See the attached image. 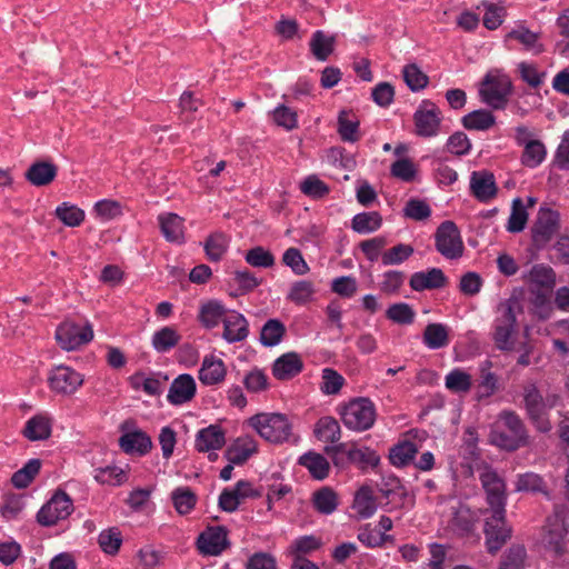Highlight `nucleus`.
Segmentation results:
<instances>
[{
  "mask_svg": "<svg viewBox=\"0 0 569 569\" xmlns=\"http://www.w3.org/2000/svg\"><path fill=\"white\" fill-rule=\"evenodd\" d=\"M492 445L515 451L529 445L528 430L518 413L511 410H503L498 416V421L490 432Z\"/></svg>",
  "mask_w": 569,
  "mask_h": 569,
  "instance_id": "obj_1",
  "label": "nucleus"
},
{
  "mask_svg": "<svg viewBox=\"0 0 569 569\" xmlns=\"http://www.w3.org/2000/svg\"><path fill=\"white\" fill-rule=\"evenodd\" d=\"M518 312H521V306L517 298H509L497 307L492 338L496 347L501 351L515 349Z\"/></svg>",
  "mask_w": 569,
  "mask_h": 569,
  "instance_id": "obj_2",
  "label": "nucleus"
},
{
  "mask_svg": "<svg viewBox=\"0 0 569 569\" xmlns=\"http://www.w3.org/2000/svg\"><path fill=\"white\" fill-rule=\"evenodd\" d=\"M510 77L502 69H491L483 77L479 96L483 103L495 110H503L512 94Z\"/></svg>",
  "mask_w": 569,
  "mask_h": 569,
  "instance_id": "obj_3",
  "label": "nucleus"
},
{
  "mask_svg": "<svg viewBox=\"0 0 569 569\" xmlns=\"http://www.w3.org/2000/svg\"><path fill=\"white\" fill-rule=\"evenodd\" d=\"M340 415L348 429L365 431L370 429L376 421V407L368 398H357L346 405Z\"/></svg>",
  "mask_w": 569,
  "mask_h": 569,
  "instance_id": "obj_4",
  "label": "nucleus"
},
{
  "mask_svg": "<svg viewBox=\"0 0 569 569\" xmlns=\"http://www.w3.org/2000/svg\"><path fill=\"white\" fill-rule=\"evenodd\" d=\"M250 425L267 441L281 443L291 435V425L281 413H258L250 418Z\"/></svg>",
  "mask_w": 569,
  "mask_h": 569,
  "instance_id": "obj_5",
  "label": "nucleus"
},
{
  "mask_svg": "<svg viewBox=\"0 0 569 569\" xmlns=\"http://www.w3.org/2000/svg\"><path fill=\"white\" fill-rule=\"evenodd\" d=\"M523 407L527 418L540 433H548L552 429L549 413L546 411L543 396L536 383H527L522 390Z\"/></svg>",
  "mask_w": 569,
  "mask_h": 569,
  "instance_id": "obj_6",
  "label": "nucleus"
},
{
  "mask_svg": "<svg viewBox=\"0 0 569 569\" xmlns=\"http://www.w3.org/2000/svg\"><path fill=\"white\" fill-rule=\"evenodd\" d=\"M437 251L449 260H455L463 254V242L456 223L446 220L439 224L435 233Z\"/></svg>",
  "mask_w": 569,
  "mask_h": 569,
  "instance_id": "obj_7",
  "label": "nucleus"
},
{
  "mask_svg": "<svg viewBox=\"0 0 569 569\" xmlns=\"http://www.w3.org/2000/svg\"><path fill=\"white\" fill-rule=\"evenodd\" d=\"M506 509H491V516L487 517L485 523V536L487 550L490 553H496L511 536L510 528L506 525Z\"/></svg>",
  "mask_w": 569,
  "mask_h": 569,
  "instance_id": "obj_8",
  "label": "nucleus"
},
{
  "mask_svg": "<svg viewBox=\"0 0 569 569\" xmlns=\"http://www.w3.org/2000/svg\"><path fill=\"white\" fill-rule=\"evenodd\" d=\"M72 511L73 502L71 498L64 491L58 490L38 511L37 521L41 526L50 527L68 518Z\"/></svg>",
  "mask_w": 569,
  "mask_h": 569,
  "instance_id": "obj_9",
  "label": "nucleus"
},
{
  "mask_svg": "<svg viewBox=\"0 0 569 569\" xmlns=\"http://www.w3.org/2000/svg\"><path fill=\"white\" fill-rule=\"evenodd\" d=\"M93 338V330L89 323L79 325L73 321L62 322L56 331V339L60 347L71 351L90 342Z\"/></svg>",
  "mask_w": 569,
  "mask_h": 569,
  "instance_id": "obj_10",
  "label": "nucleus"
},
{
  "mask_svg": "<svg viewBox=\"0 0 569 569\" xmlns=\"http://www.w3.org/2000/svg\"><path fill=\"white\" fill-rule=\"evenodd\" d=\"M83 376L69 366L54 367L49 376L48 383L50 389L61 396H71L83 385Z\"/></svg>",
  "mask_w": 569,
  "mask_h": 569,
  "instance_id": "obj_11",
  "label": "nucleus"
},
{
  "mask_svg": "<svg viewBox=\"0 0 569 569\" xmlns=\"http://www.w3.org/2000/svg\"><path fill=\"white\" fill-rule=\"evenodd\" d=\"M479 480L487 495V502L491 509L505 508L506 483L503 479L490 466L479 468Z\"/></svg>",
  "mask_w": 569,
  "mask_h": 569,
  "instance_id": "obj_12",
  "label": "nucleus"
},
{
  "mask_svg": "<svg viewBox=\"0 0 569 569\" xmlns=\"http://www.w3.org/2000/svg\"><path fill=\"white\" fill-rule=\"evenodd\" d=\"M559 212L550 208L541 207L533 222L531 232L532 241L537 247L546 246L559 230Z\"/></svg>",
  "mask_w": 569,
  "mask_h": 569,
  "instance_id": "obj_13",
  "label": "nucleus"
},
{
  "mask_svg": "<svg viewBox=\"0 0 569 569\" xmlns=\"http://www.w3.org/2000/svg\"><path fill=\"white\" fill-rule=\"evenodd\" d=\"M416 131L421 137H433L439 132L441 117L439 108L429 100H423L413 114Z\"/></svg>",
  "mask_w": 569,
  "mask_h": 569,
  "instance_id": "obj_14",
  "label": "nucleus"
},
{
  "mask_svg": "<svg viewBox=\"0 0 569 569\" xmlns=\"http://www.w3.org/2000/svg\"><path fill=\"white\" fill-rule=\"evenodd\" d=\"M478 521V515L459 501L450 507L448 528L459 537L470 536Z\"/></svg>",
  "mask_w": 569,
  "mask_h": 569,
  "instance_id": "obj_15",
  "label": "nucleus"
},
{
  "mask_svg": "<svg viewBox=\"0 0 569 569\" xmlns=\"http://www.w3.org/2000/svg\"><path fill=\"white\" fill-rule=\"evenodd\" d=\"M199 551L206 556H219L230 547L228 531L222 526L209 527L197 540Z\"/></svg>",
  "mask_w": 569,
  "mask_h": 569,
  "instance_id": "obj_16",
  "label": "nucleus"
},
{
  "mask_svg": "<svg viewBox=\"0 0 569 569\" xmlns=\"http://www.w3.org/2000/svg\"><path fill=\"white\" fill-rule=\"evenodd\" d=\"M470 192L480 202H488L496 198L498 187L495 174L488 170H479L471 172Z\"/></svg>",
  "mask_w": 569,
  "mask_h": 569,
  "instance_id": "obj_17",
  "label": "nucleus"
},
{
  "mask_svg": "<svg viewBox=\"0 0 569 569\" xmlns=\"http://www.w3.org/2000/svg\"><path fill=\"white\" fill-rule=\"evenodd\" d=\"M222 338L229 343L241 342L249 336V322L246 317L236 311L229 310L223 318Z\"/></svg>",
  "mask_w": 569,
  "mask_h": 569,
  "instance_id": "obj_18",
  "label": "nucleus"
},
{
  "mask_svg": "<svg viewBox=\"0 0 569 569\" xmlns=\"http://www.w3.org/2000/svg\"><path fill=\"white\" fill-rule=\"evenodd\" d=\"M196 391L197 386L193 377L189 373H182L173 379L167 399L173 406L183 405L193 399Z\"/></svg>",
  "mask_w": 569,
  "mask_h": 569,
  "instance_id": "obj_19",
  "label": "nucleus"
},
{
  "mask_svg": "<svg viewBox=\"0 0 569 569\" xmlns=\"http://www.w3.org/2000/svg\"><path fill=\"white\" fill-rule=\"evenodd\" d=\"M160 231L168 242L181 244L184 242V219L173 212L158 216Z\"/></svg>",
  "mask_w": 569,
  "mask_h": 569,
  "instance_id": "obj_20",
  "label": "nucleus"
},
{
  "mask_svg": "<svg viewBox=\"0 0 569 569\" xmlns=\"http://www.w3.org/2000/svg\"><path fill=\"white\" fill-rule=\"evenodd\" d=\"M448 279L443 271L439 268H431L427 271L415 272L409 281V284L415 291H425L443 288Z\"/></svg>",
  "mask_w": 569,
  "mask_h": 569,
  "instance_id": "obj_21",
  "label": "nucleus"
},
{
  "mask_svg": "<svg viewBox=\"0 0 569 569\" xmlns=\"http://www.w3.org/2000/svg\"><path fill=\"white\" fill-rule=\"evenodd\" d=\"M227 375L224 362L213 355L203 358L199 369V380L204 386H216L221 383Z\"/></svg>",
  "mask_w": 569,
  "mask_h": 569,
  "instance_id": "obj_22",
  "label": "nucleus"
},
{
  "mask_svg": "<svg viewBox=\"0 0 569 569\" xmlns=\"http://www.w3.org/2000/svg\"><path fill=\"white\" fill-rule=\"evenodd\" d=\"M303 362L296 352H287L277 358L272 365V375L278 380H289L299 375Z\"/></svg>",
  "mask_w": 569,
  "mask_h": 569,
  "instance_id": "obj_23",
  "label": "nucleus"
},
{
  "mask_svg": "<svg viewBox=\"0 0 569 569\" xmlns=\"http://www.w3.org/2000/svg\"><path fill=\"white\" fill-rule=\"evenodd\" d=\"M523 279L529 284L530 292L551 291L556 282V274L551 267L536 264L528 274L523 276Z\"/></svg>",
  "mask_w": 569,
  "mask_h": 569,
  "instance_id": "obj_24",
  "label": "nucleus"
},
{
  "mask_svg": "<svg viewBox=\"0 0 569 569\" xmlns=\"http://www.w3.org/2000/svg\"><path fill=\"white\" fill-rule=\"evenodd\" d=\"M58 167L50 161H36L26 171V179L36 187L50 184L57 177Z\"/></svg>",
  "mask_w": 569,
  "mask_h": 569,
  "instance_id": "obj_25",
  "label": "nucleus"
},
{
  "mask_svg": "<svg viewBox=\"0 0 569 569\" xmlns=\"http://www.w3.org/2000/svg\"><path fill=\"white\" fill-rule=\"evenodd\" d=\"M119 446L126 453L147 455L152 448L151 438L142 430L126 432L119 438Z\"/></svg>",
  "mask_w": 569,
  "mask_h": 569,
  "instance_id": "obj_26",
  "label": "nucleus"
},
{
  "mask_svg": "<svg viewBox=\"0 0 569 569\" xmlns=\"http://www.w3.org/2000/svg\"><path fill=\"white\" fill-rule=\"evenodd\" d=\"M226 442L224 432L219 426L211 425L198 431L196 449L200 452L220 449Z\"/></svg>",
  "mask_w": 569,
  "mask_h": 569,
  "instance_id": "obj_27",
  "label": "nucleus"
},
{
  "mask_svg": "<svg viewBox=\"0 0 569 569\" xmlns=\"http://www.w3.org/2000/svg\"><path fill=\"white\" fill-rule=\"evenodd\" d=\"M516 491L530 492L532 495L541 493L547 499H551V495L545 479L540 475L532 471L517 476Z\"/></svg>",
  "mask_w": 569,
  "mask_h": 569,
  "instance_id": "obj_28",
  "label": "nucleus"
},
{
  "mask_svg": "<svg viewBox=\"0 0 569 569\" xmlns=\"http://www.w3.org/2000/svg\"><path fill=\"white\" fill-rule=\"evenodd\" d=\"M360 121L352 111L341 110L338 114L337 131L345 142L355 143L360 140Z\"/></svg>",
  "mask_w": 569,
  "mask_h": 569,
  "instance_id": "obj_29",
  "label": "nucleus"
},
{
  "mask_svg": "<svg viewBox=\"0 0 569 569\" xmlns=\"http://www.w3.org/2000/svg\"><path fill=\"white\" fill-rule=\"evenodd\" d=\"M336 36L317 30L312 33L309 47L313 57L319 61H326L335 50Z\"/></svg>",
  "mask_w": 569,
  "mask_h": 569,
  "instance_id": "obj_30",
  "label": "nucleus"
},
{
  "mask_svg": "<svg viewBox=\"0 0 569 569\" xmlns=\"http://www.w3.org/2000/svg\"><path fill=\"white\" fill-rule=\"evenodd\" d=\"M229 310L217 300H210L200 307L198 319L206 329H213L223 321Z\"/></svg>",
  "mask_w": 569,
  "mask_h": 569,
  "instance_id": "obj_31",
  "label": "nucleus"
},
{
  "mask_svg": "<svg viewBox=\"0 0 569 569\" xmlns=\"http://www.w3.org/2000/svg\"><path fill=\"white\" fill-rule=\"evenodd\" d=\"M22 435L30 441L46 440L51 436V421L47 416L37 415L30 418Z\"/></svg>",
  "mask_w": 569,
  "mask_h": 569,
  "instance_id": "obj_32",
  "label": "nucleus"
},
{
  "mask_svg": "<svg viewBox=\"0 0 569 569\" xmlns=\"http://www.w3.org/2000/svg\"><path fill=\"white\" fill-rule=\"evenodd\" d=\"M492 362L485 360L479 365V380L477 385L478 398H488L498 390V376L491 371Z\"/></svg>",
  "mask_w": 569,
  "mask_h": 569,
  "instance_id": "obj_33",
  "label": "nucleus"
},
{
  "mask_svg": "<svg viewBox=\"0 0 569 569\" xmlns=\"http://www.w3.org/2000/svg\"><path fill=\"white\" fill-rule=\"evenodd\" d=\"M298 462L300 466L307 468L312 478L317 480H323L329 475L330 465L320 453L307 452L299 458Z\"/></svg>",
  "mask_w": 569,
  "mask_h": 569,
  "instance_id": "obj_34",
  "label": "nucleus"
},
{
  "mask_svg": "<svg viewBox=\"0 0 569 569\" xmlns=\"http://www.w3.org/2000/svg\"><path fill=\"white\" fill-rule=\"evenodd\" d=\"M180 340L181 336L178 330L166 326L153 333L151 345L157 352L164 353L177 347Z\"/></svg>",
  "mask_w": 569,
  "mask_h": 569,
  "instance_id": "obj_35",
  "label": "nucleus"
},
{
  "mask_svg": "<svg viewBox=\"0 0 569 569\" xmlns=\"http://www.w3.org/2000/svg\"><path fill=\"white\" fill-rule=\"evenodd\" d=\"M338 505V495L330 487H322L312 495V506L321 515H331Z\"/></svg>",
  "mask_w": 569,
  "mask_h": 569,
  "instance_id": "obj_36",
  "label": "nucleus"
},
{
  "mask_svg": "<svg viewBox=\"0 0 569 569\" xmlns=\"http://www.w3.org/2000/svg\"><path fill=\"white\" fill-rule=\"evenodd\" d=\"M422 340L429 349H441L449 343L448 329L442 323H429L425 328Z\"/></svg>",
  "mask_w": 569,
  "mask_h": 569,
  "instance_id": "obj_37",
  "label": "nucleus"
},
{
  "mask_svg": "<svg viewBox=\"0 0 569 569\" xmlns=\"http://www.w3.org/2000/svg\"><path fill=\"white\" fill-rule=\"evenodd\" d=\"M323 546V541L321 537L316 535H306L296 538L290 547L289 553L293 557H306L317 550H319Z\"/></svg>",
  "mask_w": 569,
  "mask_h": 569,
  "instance_id": "obj_38",
  "label": "nucleus"
},
{
  "mask_svg": "<svg viewBox=\"0 0 569 569\" xmlns=\"http://www.w3.org/2000/svg\"><path fill=\"white\" fill-rule=\"evenodd\" d=\"M352 508L359 515L360 518H370L377 510L376 498L372 495V490L369 487H361L353 499Z\"/></svg>",
  "mask_w": 569,
  "mask_h": 569,
  "instance_id": "obj_39",
  "label": "nucleus"
},
{
  "mask_svg": "<svg viewBox=\"0 0 569 569\" xmlns=\"http://www.w3.org/2000/svg\"><path fill=\"white\" fill-rule=\"evenodd\" d=\"M286 331V326L279 319H269L261 328L260 342L264 347H274L282 341Z\"/></svg>",
  "mask_w": 569,
  "mask_h": 569,
  "instance_id": "obj_40",
  "label": "nucleus"
},
{
  "mask_svg": "<svg viewBox=\"0 0 569 569\" xmlns=\"http://www.w3.org/2000/svg\"><path fill=\"white\" fill-rule=\"evenodd\" d=\"M461 121L467 130L485 131L496 123V117L489 110L479 109L466 114Z\"/></svg>",
  "mask_w": 569,
  "mask_h": 569,
  "instance_id": "obj_41",
  "label": "nucleus"
},
{
  "mask_svg": "<svg viewBox=\"0 0 569 569\" xmlns=\"http://www.w3.org/2000/svg\"><path fill=\"white\" fill-rule=\"evenodd\" d=\"M348 459L350 463L358 466L360 469L375 468L380 462V457L375 450L368 447L358 448L356 445L350 446Z\"/></svg>",
  "mask_w": 569,
  "mask_h": 569,
  "instance_id": "obj_42",
  "label": "nucleus"
},
{
  "mask_svg": "<svg viewBox=\"0 0 569 569\" xmlns=\"http://www.w3.org/2000/svg\"><path fill=\"white\" fill-rule=\"evenodd\" d=\"M315 433L319 440L335 443L341 437L340 425L332 417H322L316 423Z\"/></svg>",
  "mask_w": 569,
  "mask_h": 569,
  "instance_id": "obj_43",
  "label": "nucleus"
},
{
  "mask_svg": "<svg viewBox=\"0 0 569 569\" xmlns=\"http://www.w3.org/2000/svg\"><path fill=\"white\" fill-rule=\"evenodd\" d=\"M316 288L310 280H298L295 281L287 295V299L295 305L303 306L313 299Z\"/></svg>",
  "mask_w": 569,
  "mask_h": 569,
  "instance_id": "obj_44",
  "label": "nucleus"
},
{
  "mask_svg": "<svg viewBox=\"0 0 569 569\" xmlns=\"http://www.w3.org/2000/svg\"><path fill=\"white\" fill-rule=\"evenodd\" d=\"M382 218L377 211L361 212L352 218V229L361 234L375 232L381 227Z\"/></svg>",
  "mask_w": 569,
  "mask_h": 569,
  "instance_id": "obj_45",
  "label": "nucleus"
},
{
  "mask_svg": "<svg viewBox=\"0 0 569 569\" xmlns=\"http://www.w3.org/2000/svg\"><path fill=\"white\" fill-rule=\"evenodd\" d=\"M229 247V238L223 232L211 233L204 242V251L210 261H220Z\"/></svg>",
  "mask_w": 569,
  "mask_h": 569,
  "instance_id": "obj_46",
  "label": "nucleus"
},
{
  "mask_svg": "<svg viewBox=\"0 0 569 569\" xmlns=\"http://www.w3.org/2000/svg\"><path fill=\"white\" fill-rule=\"evenodd\" d=\"M507 38L519 41L525 47L526 50L532 51L536 54L541 53L543 51V46L539 43V34L532 32L526 27L520 26L516 29H512L507 34Z\"/></svg>",
  "mask_w": 569,
  "mask_h": 569,
  "instance_id": "obj_47",
  "label": "nucleus"
},
{
  "mask_svg": "<svg viewBox=\"0 0 569 569\" xmlns=\"http://www.w3.org/2000/svg\"><path fill=\"white\" fill-rule=\"evenodd\" d=\"M100 549L109 556H116L122 545V535L119 528L111 527L102 530L98 536Z\"/></svg>",
  "mask_w": 569,
  "mask_h": 569,
  "instance_id": "obj_48",
  "label": "nucleus"
},
{
  "mask_svg": "<svg viewBox=\"0 0 569 569\" xmlns=\"http://www.w3.org/2000/svg\"><path fill=\"white\" fill-rule=\"evenodd\" d=\"M547 150L540 140H533L523 146L521 163L528 168L538 167L546 158Z\"/></svg>",
  "mask_w": 569,
  "mask_h": 569,
  "instance_id": "obj_49",
  "label": "nucleus"
},
{
  "mask_svg": "<svg viewBox=\"0 0 569 569\" xmlns=\"http://www.w3.org/2000/svg\"><path fill=\"white\" fill-rule=\"evenodd\" d=\"M173 506L178 513H189L197 503V496L189 487L176 488L171 493Z\"/></svg>",
  "mask_w": 569,
  "mask_h": 569,
  "instance_id": "obj_50",
  "label": "nucleus"
},
{
  "mask_svg": "<svg viewBox=\"0 0 569 569\" xmlns=\"http://www.w3.org/2000/svg\"><path fill=\"white\" fill-rule=\"evenodd\" d=\"M418 452L417 446L411 441L398 443L390 450V462L396 467H403L409 463Z\"/></svg>",
  "mask_w": 569,
  "mask_h": 569,
  "instance_id": "obj_51",
  "label": "nucleus"
},
{
  "mask_svg": "<svg viewBox=\"0 0 569 569\" xmlns=\"http://www.w3.org/2000/svg\"><path fill=\"white\" fill-rule=\"evenodd\" d=\"M528 221V212L520 198L512 201L511 213L508 219L507 230L512 233L522 231Z\"/></svg>",
  "mask_w": 569,
  "mask_h": 569,
  "instance_id": "obj_52",
  "label": "nucleus"
},
{
  "mask_svg": "<svg viewBox=\"0 0 569 569\" xmlns=\"http://www.w3.org/2000/svg\"><path fill=\"white\" fill-rule=\"evenodd\" d=\"M402 76L411 91H420L425 89L429 82L428 76L416 63L405 66Z\"/></svg>",
  "mask_w": 569,
  "mask_h": 569,
  "instance_id": "obj_53",
  "label": "nucleus"
},
{
  "mask_svg": "<svg viewBox=\"0 0 569 569\" xmlns=\"http://www.w3.org/2000/svg\"><path fill=\"white\" fill-rule=\"evenodd\" d=\"M56 216L68 227H78L84 220V211L74 204L63 202L56 209Z\"/></svg>",
  "mask_w": 569,
  "mask_h": 569,
  "instance_id": "obj_54",
  "label": "nucleus"
},
{
  "mask_svg": "<svg viewBox=\"0 0 569 569\" xmlns=\"http://www.w3.org/2000/svg\"><path fill=\"white\" fill-rule=\"evenodd\" d=\"M471 386V376L461 369H453L446 376V388L452 392L467 393L470 391Z\"/></svg>",
  "mask_w": 569,
  "mask_h": 569,
  "instance_id": "obj_55",
  "label": "nucleus"
},
{
  "mask_svg": "<svg viewBox=\"0 0 569 569\" xmlns=\"http://www.w3.org/2000/svg\"><path fill=\"white\" fill-rule=\"evenodd\" d=\"M415 252V249L410 244L398 243L395 247L386 250L381 254V261L383 266L400 264L408 260Z\"/></svg>",
  "mask_w": 569,
  "mask_h": 569,
  "instance_id": "obj_56",
  "label": "nucleus"
},
{
  "mask_svg": "<svg viewBox=\"0 0 569 569\" xmlns=\"http://www.w3.org/2000/svg\"><path fill=\"white\" fill-rule=\"evenodd\" d=\"M94 479L102 485L120 486L127 480V475L119 467L107 466L94 470Z\"/></svg>",
  "mask_w": 569,
  "mask_h": 569,
  "instance_id": "obj_57",
  "label": "nucleus"
},
{
  "mask_svg": "<svg viewBox=\"0 0 569 569\" xmlns=\"http://www.w3.org/2000/svg\"><path fill=\"white\" fill-rule=\"evenodd\" d=\"M386 316L398 325H411L415 321L416 312L408 303L398 302L388 308Z\"/></svg>",
  "mask_w": 569,
  "mask_h": 569,
  "instance_id": "obj_58",
  "label": "nucleus"
},
{
  "mask_svg": "<svg viewBox=\"0 0 569 569\" xmlns=\"http://www.w3.org/2000/svg\"><path fill=\"white\" fill-rule=\"evenodd\" d=\"M244 260L254 268H271L274 264L273 254L261 246L248 250Z\"/></svg>",
  "mask_w": 569,
  "mask_h": 569,
  "instance_id": "obj_59",
  "label": "nucleus"
},
{
  "mask_svg": "<svg viewBox=\"0 0 569 569\" xmlns=\"http://www.w3.org/2000/svg\"><path fill=\"white\" fill-rule=\"evenodd\" d=\"M527 552L522 546H512L502 556L499 569H523Z\"/></svg>",
  "mask_w": 569,
  "mask_h": 569,
  "instance_id": "obj_60",
  "label": "nucleus"
},
{
  "mask_svg": "<svg viewBox=\"0 0 569 569\" xmlns=\"http://www.w3.org/2000/svg\"><path fill=\"white\" fill-rule=\"evenodd\" d=\"M282 262L298 276H303L310 270L308 263L301 254V251L293 247L284 251L282 256Z\"/></svg>",
  "mask_w": 569,
  "mask_h": 569,
  "instance_id": "obj_61",
  "label": "nucleus"
},
{
  "mask_svg": "<svg viewBox=\"0 0 569 569\" xmlns=\"http://www.w3.org/2000/svg\"><path fill=\"white\" fill-rule=\"evenodd\" d=\"M345 383V378L331 368L322 370V382L320 390L325 395H337Z\"/></svg>",
  "mask_w": 569,
  "mask_h": 569,
  "instance_id": "obj_62",
  "label": "nucleus"
},
{
  "mask_svg": "<svg viewBox=\"0 0 569 569\" xmlns=\"http://www.w3.org/2000/svg\"><path fill=\"white\" fill-rule=\"evenodd\" d=\"M132 387L138 389L139 387L149 396H159L162 392L163 381L157 377L144 378L143 373H136L131 377Z\"/></svg>",
  "mask_w": 569,
  "mask_h": 569,
  "instance_id": "obj_63",
  "label": "nucleus"
},
{
  "mask_svg": "<svg viewBox=\"0 0 569 569\" xmlns=\"http://www.w3.org/2000/svg\"><path fill=\"white\" fill-rule=\"evenodd\" d=\"M244 569H278V565L274 556L259 551L249 557Z\"/></svg>",
  "mask_w": 569,
  "mask_h": 569,
  "instance_id": "obj_64",
  "label": "nucleus"
}]
</instances>
